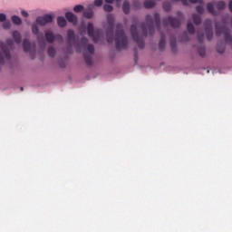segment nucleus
<instances>
[{"label": "nucleus", "mask_w": 232, "mask_h": 232, "mask_svg": "<svg viewBox=\"0 0 232 232\" xmlns=\"http://www.w3.org/2000/svg\"><path fill=\"white\" fill-rule=\"evenodd\" d=\"M137 17H132V24L130 25V34L135 43H137L139 48H144V37H148V35H153L155 34V28L160 30V14L159 13H155L152 17L150 14H147L145 17V22L140 24V28L141 30V36L139 34V31H137Z\"/></svg>", "instance_id": "1"}, {"label": "nucleus", "mask_w": 232, "mask_h": 232, "mask_svg": "<svg viewBox=\"0 0 232 232\" xmlns=\"http://www.w3.org/2000/svg\"><path fill=\"white\" fill-rule=\"evenodd\" d=\"M115 44L117 50H126L128 48V36L122 30V24L116 25Z\"/></svg>", "instance_id": "2"}, {"label": "nucleus", "mask_w": 232, "mask_h": 232, "mask_svg": "<svg viewBox=\"0 0 232 232\" xmlns=\"http://www.w3.org/2000/svg\"><path fill=\"white\" fill-rule=\"evenodd\" d=\"M14 46V40L7 39L6 44L0 42V48L2 52L0 51V64L5 63V59H10V48Z\"/></svg>", "instance_id": "3"}, {"label": "nucleus", "mask_w": 232, "mask_h": 232, "mask_svg": "<svg viewBox=\"0 0 232 232\" xmlns=\"http://www.w3.org/2000/svg\"><path fill=\"white\" fill-rule=\"evenodd\" d=\"M80 44L82 46H87V52L89 53L84 54V61L88 66H92V64L93 63V61L92 60V55H93V53H95V47L93 46V44H88V38L86 37H82L80 40Z\"/></svg>", "instance_id": "4"}, {"label": "nucleus", "mask_w": 232, "mask_h": 232, "mask_svg": "<svg viewBox=\"0 0 232 232\" xmlns=\"http://www.w3.org/2000/svg\"><path fill=\"white\" fill-rule=\"evenodd\" d=\"M107 24H109L106 32L107 42L113 43V26H115V16L113 14L107 15Z\"/></svg>", "instance_id": "5"}, {"label": "nucleus", "mask_w": 232, "mask_h": 232, "mask_svg": "<svg viewBox=\"0 0 232 232\" xmlns=\"http://www.w3.org/2000/svg\"><path fill=\"white\" fill-rule=\"evenodd\" d=\"M215 6L218 10H225L226 8V2L224 1H219V2H215V3H208L207 5V10L208 14H211V15H218L217 11L215 10Z\"/></svg>", "instance_id": "6"}, {"label": "nucleus", "mask_w": 232, "mask_h": 232, "mask_svg": "<svg viewBox=\"0 0 232 232\" xmlns=\"http://www.w3.org/2000/svg\"><path fill=\"white\" fill-rule=\"evenodd\" d=\"M182 23V18H175L168 16L162 19L163 26H171V28H179Z\"/></svg>", "instance_id": "7"}, {"label": "nucleus", "mask_w": 232, "mask_h": 232, "mask_svg": "<svg viewBox=\"0 0 232 232\" xmlns=\"http://www.w3.org/2000/svg\"><path fill=\"white\" fill-rule=\"evenodd\" d=\"M87 34L91 39H92L93 43H99V39H101V30H95L93 28V24L89 23L87 24Z\"/></svg>", "instance_id": "8"}, {"label": "nucleus", "mask_w": 232, "mask_h": 232, "mask_svg": "<svg viewBox=\"0 0 232 232\" xmlns=\"http://www.w3.org/2000/svg\"><path fill=\"white\" fill-rule=\"evenodd\" d=\"M174 1H180L182 2V5H184L185 6H188L189 3H191L192 5L198 4L200 5H198L196 7V12H198L200 14H204V0H174Z\"/></svg>", "instance_id": "9"}, {"label": "nucleus", "mask_w": 232, "mask_h": 232, "mask_svg": "<svg viewBox=\"0 0 232 232\" xmlns=\"http://www.w3.org/2000/svg\"><path fill=\"white\" fill-rule=\"evenodd\" d=\"M211 24V19H207L204 22L205 33L208 41H211L213 39V26Z\"/></svg>", "instance_id": "10"}, {"label": "nucleus", "mask_w": 232, "mask_h": 232, "mask_svg": "<svg viewBox=\"0 0 232 232\" xmlns=\"http://www.w3.org/2000/svg\"><path fill=\"white\" fill-rule=\"evenodd\" d=\"M45 39L49 44H53L55 41H59L60 43H63V35L61 34L54 35V34L52 33L51 31L45 32Z\"/></svg>", "instance_id": "11"}, {"label": "nucleus", "mask_w": 232, "mask_h": 232, "mask_svg": "<svg viewBox=\"0 0 232 232\" xmlns=\"http://www.w3.org/2000/svg\"><path fill=\"white\" fill-rule=\"evenodd\" d=\"M53 22V16L51 14H44V16H39L36 18V23L39 26H46L48 23Z\"/></svg>", "instance_id": "12"}, {"label": "nucleus", "mask_w": 232, "mask_h": 232, "mask_svg": "<svg viewBox=\"0 0 232 232\" xmlns=\"http://www.w3.org/2000/svg\"><path fill=\"white\" fill-rule=\"evenodd\" d=\"M75 43V32L73 30H68L67 31V44H68V48H72V44Z\"/></svg>", "instance_id": "13"}, {"label": "nucleus", "mask_w": 232, "mask_h": 232, "mask_svg": "<svg viewBox=\"0 0 232 232\" xmlns=\"http://www.w3.org/2000/svg\"><path fill=\"white\" fill-rule=\"evenodd\" d=\"M93 5H90L88 8L83 12V17L85 19H92L93 17Z\"/></svg>", "instance_id": "14"}, {"label": "nucleus", "mask_w": 232, "mask_h": 232, "mask_svg": "<svg viewBox=\"0 0 232 232\" xmlns=\"http://www.w3.org/2000/svg\"><path fill=\"white\" fill-rule=\"evenodd\" d=\"M65 17L67 21H69V23H72V24H77V15H75L73 13L67 12L65 14Z\"/></svg>", "instance_id": "15"}, {"label": "nucleus", "mask_w": 232, "mask_h": 232, "mask_svg": "<svg viewBox=\"0 0 232 232\" xmlns=\"http://www.w3.org/2000/svg\"><path fill=\"white\" fill-rule=\"evenodd\" d=\"M166 48V36L161 34V38L159 43V50L160 52H164Z\"/></svg>", "instance_id": "16"}, {"label": "nucleus", "mask_w": 232, "mask_h": 232, "mask_svg": "<svg viewBox=\"0 0 232 232\" xmlns=\"http://www.w3.org/2000/svg\"><path fill=\"white\" fill-rule=\"evenodd\" d=\"M157 0H144L143 5L144 8L150 9V8H154Z\"/></svg>", "instance_id": "17"}, {"label": "nucleus", "mask_w": 232, "mask_h": 232, "mask_svg": "<svg viewBox=\"0 0 232 232\" xmlns=\"http://www.w3.org/2000/svg\"><path fill=\"white\" fill-rule=\"evenodd\" d=\"M131 9V5H130V2L128 0H125L122 4V10L123 13L128 15L130 14V10Z\"/></svg>", "instance_id": "18"}, {"label": "nucleus", "mask_w": 232, "mask_h": 232, "mask_svg": "<svg viewBox=\"0 0 232 232\" xmlns=\"http://www.w3.org/2000/svg\"><path fill=\"white\" fill-rule=\"evenodd\" d=\"M191 19L196 26H198V24L202 23V17L200 14H193Z\"/></svg>", "instance_id": "19"}, {"label": "nucleus", "mask_w": 232, "mask_h": 232, "mask_svg": "<svg viewBox=\"0 0 232 232\" xmlns=\"http://www.w3.org/2000/svg\"><path fill=\"white\" fill-rule=\"evenodd\" d=\"M24 51V52H30L32 50V44L30 43V40L24 39L23 42Z\"/></svg>", "instance_id": "20"}, {"label": "nucleus", "mask_w": 232, "mask_h": 232, "mask_svg": "<svg viewBox=\"0 0 232 232\" xmlns=\"http://www.w3.org/2000/svg\"><path fill=\"white\" fill-rule=\"evenodd\" d=\"M13 39L16 44H21V33L18 31L13 32Z\"/></svg>", "instance_id": "21"}, {"label": "nucleus", "mask_w": 232, "mask_h": 232, "mask_svg": "<svg viewBox=\"0 0 232 232\" xmlns=\"http://www.w3.org/2000/svg\"><path fill=\"white\" fill-rule=\"evenodd\" d=\"M57 24L60 28H64V26H66V18H64V16H59L57 18Z\"/></svg>", "instance_id": "22"}, {"label": "nucleus", "mask_w": 232, "mask_h": 232, "mask_svg": "<svg viewBox=\"0 0 232 232\" xmlns=\"http://www.w3.org/2000/svg\"><path fill=\"white\" fill-rule=\"evenodd\" d=\"M11 20L14 24H16V26H20V24H23V20H21V18L17 15H13Z\"/></svg>", "instance_id": "23"}, {"label": "nucleus", "mask_w": 232, "mask_h": 232, "mask_svg": "<svg viewBox=\"0 0 232 232\" xmlns=\"http://www.w3.org/2000/svg\"><path fill=\"white\" fill-rule=\"evenodd\" d=\"M141 6L142 4H140L139 0H134L131 4L132 10H139L140 8H141Z\"/></svg>", "instance_id": "24"}, {"label": "nucleus", "mask_w": 232, "mask_h": 232, "mask_svg": "<svg viewBox=\"0 0 232 232\" xmlns=\"http://www.w3.org/2000/svg\"><path fill=\"white\" fill-rule=\"evenodd\" d=\"M170 48L173 52L177 50V38L175 36L170 38Z\"/></svg>", "instance_id": "25"}, {"label": "nucleus", "mask_w": 232, "mask_h": 232, "mask_svg": "<svg viewBox=\"0 0 232 232\" xmlns=\"http://www.w3.org/2000/svg\"><path fill=\"white\" fill-rule=\"evenodd\" d=\"M187 30H188V34H190L191 35H193V34H195V26H193V24L191 22H188Z\"/></svg>", "instance_id": "26"}, {"label": "nucleus", "mask_w": 232, "mask_h": 232, "mask_svg": "<svg viewBox=\"0 0 232 232\" xmlns=\"http://www.w3.org/2000/svg\"><path fill=\"white\" fill-rule=\"evenodd\" d=\"M163 10H165V12H169V10H171V3L164 2L163 3Z\"/></svg>", "instance_id": "27"}, {"label": "nucleus", "mask_w": 232, "mask_h": 232, "mask_svg": "<svg viewBox=\"0 0 232 232\" xmlns=\"http://www.w3.org/2000/svg\"><path fill=\"white\" fill-rule=\"evenodd\" d=\"M198 55H200V57H205L206 56V47H198Z\"/></svg>", "instance_id": "28"}, {"label": "nucleus", "mask_w": 232, "mask_h": 232, "mask_svg": "<svg viewBox=\"0 0 232 232\" xmlns=\"http://www.w3.org/2000/svg\"><path fill=\"white\" fill-rule=\"evenodd\" d=\"M84 10V6L82 5H78L73 7V12L79 14V12H82Z\"/></svg>", "instance_id": "29"}, {"label": "nucleus", "mask_w": 232, "mask_h": 232, "mask_svg": "<svg viewBox=\"0 0 232 232\" xmlns=\"http://www.w3.org/2000/svg\"><path fill=\"white\" fill-rule=\"evenodd\" d=\"M47 53L50 57H55V48L53 46L49 47L47 50Z\"/></svg>", "instance_id": "30"}, {"label": "nucleus", "mask_w": 232, "mask_h": 232, "mask_svg": "<svg viewBox=\"0 0 232 232\" xmlns=\"http://www.w3.org/2000/svg\"><path fill=\"white\" fill-rule=\"evenodd\" d=\"M32 32L34 35H37L39 34V26H37V24H32Z\"/></svg>", "instance_id": "31"}, {"label": "nucleus", "mask_w": 232, "mask_h": 232, "mask_svg": "<svg viewBox=\"0 0 232 232\" xmlns=\"http://www.w3.org/2000/svg\"><path fill=\"white\" fill-rule=\"evenodd\" d=\"M103 10L104 12H113V6H111L110 4H105L103 5Z\"/></svg>", "instance_id": "32"}, {"label": "nucleus", "mask_w": 232, "mask_h": 232, "mask_svg": "<svg viewBox=\"0 0 232 232\" xmlns=\"http://www.w3.org/2000/svg\"><path fill=\"white\" fill-rule=\"evenodd\" d=\"M37 41H38L39 44H41L42 46H46V42H44V37L38 35Z\"/></svg>", "instance_id": "33"}, {"label": "nucleus", "mask_w": 232, "mask_h": 232, "mask_svg": "<svg viewBox=\"0 0 232 232\" xmlns=\"http://www.w3.org/2000/svg\"><path fill=\"white\" fill-rule=\"evenodd\" d=\"M217 52L218 53H224V52H226V47L224 45H218Z\"/></svg>", "instance_id": "34"}, {"label": "nucleus", "mask_w": 232, "mask_h": 232, "mask_svg": "<svg viewBox=\"0 0 232 232\" xmlns=\"http://www.w3.org/2000/svg\"><path fill=\"white\" fill-rule=\"evenodd\" d=\"M10 26H12V24H10V22L6 21L3 24V28L4 30H8L10 29Z\"/></svg>", "instance_id": "35"}, {"label": "nucleus", "mask_w": 232, "mask_h": 232, "mask_svg": "<svg viewBox=\"0 0 232 232\" xmlns=\"http://www.w3.org/2000/svg\"><path fill=\"white\" fill-rule=\"evenodd\" d=\"M198 41L200 44L204 43V34H198Z\"/></svg>", "instance_id": "36"}, {"label": "nucleus", "mask_w": 232, "mask_h": 232, "mask_svg": "<svg viewBox=\"0 0 232 232\" xmlns=\"http://www.w3.org/2000/svg\"><path fill=\"white\" fill-rule=\"evenodd\" d=\"M103 0H94V6H102Z\"/></svg>", "instance_id": "37"}, {"label": "nucleus", "mask_w": 232, "mask_h": 232, "mask_svg": "<svg viewBox=\"0 0 232 232\" xmlns=\"http://www.w3.org/2000/svg\"><path fill=\"white\" fill-rule=\"evenodd\" d=\"M6 21V14H0V23H5Z\"/></svg>", "instance_id": "38"}, {"label": "nucleus", "mask_w": 232, "mask_h": 232, "mask_svg": "<svg viewBox=\"0 0 232 232\" xmlns=\"http://www.w3.org/2000/svg\"><path fill=\"white\" fill-rule=\"evenodd\" d=\"M21 14H22L23 17H27V16H28V12H26V11H24V10H23V11L21 12Z\"/></svg>", "instance_id": "39"}, {"label": "nucleus", "mask_w": 232, "mask_h": 232, "mask_svg": "<svg viewBox=\"0 0 232 232\" xmlns=\"http://www.w3.org/2000/svg\"><path fill=\"white\" fill-rule=\"evenodd\" d=\"M228 9H229V12L232 13V0H230L228 3Z\"/></svg>", "instance_id": "40"}, {"label": "nucleus", "mask_w": 232, "mask_h": 232, "mask_svg": "<svg viewBox=\"0 0 232 232\" xmlns=\"http://www.w3.org/2000/svg\"><path fill=\"white\" fill-rule=\"evenodd\" d=\"M184 37H186V39H181V41H188V34H183Z\"/></svg>", "instance_id": "41"}, {"label": "nucleus", "mask_w": 232, "mask_h": 232, "mask_svg": "<svg viewBox=\"0 0 232 232\" xmlns=\"http://www.w3.org/2000/svg\"><path fill=\"white\" fill-rule=\"evenodd\" d=\"M75 48H76L77 52H81V51H79V44H76Z\"/></svg>", "instance_id": "42"}, {"label": "nucleus", "mask_w": 232, "mask_h": 232, "mask_svg": "<svg viewBox=\"0 0 232 232\" xmlns=\"http://www.w3.org/2000/svg\"><path fill=\"white\" fill-rule=\"evenodd\" d=\"M20 90H21V92H23L24 88H23V87H21V88H20Z\"/></svg>", "instance_id": "43"}]
</instances>
